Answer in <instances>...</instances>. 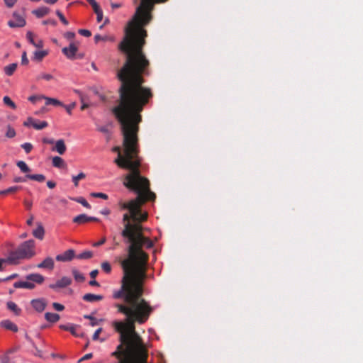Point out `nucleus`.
I'll return each instance as SVG.
<instances>
[{
	"instance_id": "obj_1",
	"label": "nucleus",
	"mask_w": 363,
	"mask_h": 363,
	"mask_svg": "<svg viewBox=\"0 0 363 363\" xmlns=\"http://www.w3.org/2000/svg\"><path fill=\"white\" fill-rule=\"evenodd\" d=\"M146 21V18L131 19L118 45V49L126 58L117 73L121 84L118 90V104L112 108V113L121 125L123 147V154L119 146L113 147L112 150L118 154L114 162L120 168L129 171L124 177L123 185L131 188L135 187L138 180H144L140 170L142 160L139 157V125L142 122L141 112L153 96L151 89L143 86L145 82L143 75L148 74L150 66L143 51L147 36L144 27L151 21Z\"/></svg>"
},
{
	"instance_id": "obj_2",
	"label": "nucleus",
	"mask_w": 363,
	"mask_h": 363,
	"mask_svg": "<svg viewBox=\"0 0 363 363\" xmlns=\"http://www.w3.org/2000/svg\"><path fill=\"white\" fill-rule=\"evenodd\" d=\"M140 223H127L121 232L126 242L130 244L128 247V257L121 260L123 277L120 289L113 291V297L123 299V303H116L115 307L126 318L124 321L115 320L112 325L119 333V341L123 344L144 342L136 332L135 324L145 323L154 311L153 307L142 298L149 257L142 248L150 249L153 247V242L143 235Z\"/></svg>"
},
{
	"instance_id": "obj_3",
	"label": "nucleus",
	"mask_w": 363,
	"mask_h": 363,
	"mask_svg": "<svg viewBox=\"0 0 363 363\" xmlns=\"http://www.w3.org/2000/svg\"><path fill=\"white\" fill-rule=\"evenodd\" d=\"M111 355L118 363H147L148 350L144 342L120 343Z\"/></svg>"
},
{
	"instance_id": "obj_4",
	"label": "nucleus",
	"mask_w": 363,
	"mask_h": 363,
	"mask_svg": "<svg viewBox=\"0 0 363 363\" xmlns=\"http://www.w3.org/2000/svg\"><path fill=\"white\" fill-rule=\"evenodd\" d=\"M144 180L135 182V187H127L128 189L137 193V209L135 211V218H132L134 222H143L147 220V213L141 211V206L147 201L154 200L156 197L155 193L150 189V182L147 178L143 177Z\"/></svg>"
},
{
	"instance_id": "obj_5",
	"label": "nucleus",
	"mask_w": 363,
	"mask_h": 363,
	"mask_svg": "<svg viewBox=\"0 0 363 363\" xmlns=\"http://www.w3.org/2000/svg\"><path fill=\"white\" fill-rule=\"evenodd\" d=\"M35 254V241L29 240L21 243L16 250L11 251L7 260L10 264H17L21 259H30Z\"/></svg>"
},
{
	"instance_id": "obj_6",
	"label": "nucleus",
	"mask_w": 363,
	"mask_h": 363,
	"mask_svg": "<svg viewBox=\"0 0 363 363\" xmlns=\"http://www.w3.org/2000/svg\"><path fill=\"white\" fill-rule=\"evenodd\" d=\"M167 0H140V4L135 9V13L132 19H143L146 18L148 21H152V11L154 9L155 3L165 2Z\"/></svg>"
},
{
	"instance_id": "obj_7",
	"label": "nucleus",
	"mask_w": 363,
	"mask_h": 363,
	"mask_svg": "<svg viewBox=\"0 0 363 363\" xmlns=\"http://www.w3.org/2000/svg\"><path fill=\"white\" fill-rule=\"evenodd\" d=\"M118 205L122 210L128 209L129 213L131 214L132 218H135V211L137 209V200L136 198L132 199L129 202H123L120 201Z\"/></svg>"
},
{
	"instance_id": "obj_8",
	"label": "nucleus",
	"mask_w": 363,
	"mask_h": 363,
	"mask_svg": "<svg viewBox=\"0 0 363 363\" xmlns=\"http://www.w3.org/2000/svg\"><path fill=\"white\" fill-rule=\"evenodd\" d=\"M8 25L11 28L23 27L26 25V20L17 13H13V19L8 22Z\"/></svg>"
},
{
	"instance_id": "obj_9",
	"label": "nucleus",
	"mask_w": 363,
	"mask_h": 363,
	"mask_svg": "<svg viewBox=\"0 0 363 363\" xmlns=\"http://www.w3.org/2000/svg\"><path fill=\"white\" fill-rule=\"evenodd\" d=\"M72 279L69 277H63L57 280L55 284H51L49 287L52 289L56 290L57 289H62L69 286L72 284Z\"/></svg>"
},
{
	"instance_id": "obj_10",
	"label": "nucleus",
	"mask_w": 363,
	"mask_h": 363,
	"mask_svg": "<svg viewBox=\"0 0 363 363\" xmlns=\"http://www.w3.org/2000/svg\"><path fill=\"white\" fill-rule=\"evenodd\" d=\"M75 257V252L72 249L66 250L62 254L57 255L55 257L58 262H69Z\"/></svg>"
},
{
	"instance_id": "obj_11",
	"label": "nucleus",
	"mask_w": 363,
	"mask_h": 363,
	"mask_svg": "<svg viewBox=\"0 0 363 363\" xmlns=\"http://www.w3.org/2000/svg\"><path fill=\"white\" fill-rule=\"evenodd\" d=\"M31 306L37 312H43L47 306V301L44 298L33 299L30 302Z\"/></svg>"
},
{
	"instance_id": "obj_12",
	"label": "nucleus",
	"mask_w": 363,
	"mask_h": 363,
	"mask_svg": "<svg viewBox=\"0 0 363 363\" xmlns=\"http://www.w3.org/2000/svg\"><path fill=\"white\" fill-rule=\"evenodd\" d=\"M78 48L74 43H71L69 47L62 48L63 54L69 59L73 60L75 58Z\"/></svg>"
},
{
	"instance_id": "obj_13",
	"label": "nucleus",
	"mask_w": 363,
	"mask_h": 363,
	"mask_svg": "<svg viewBox=\"0 0 363 363\" xmlns=\"http://www.w3.org/2000/svg\"><path fill=\"white\" fill-rule=\"evenodd\" d=\"M90 221H98V218L88 216L86 214H80L73 218V222L77 224H83Z\"/></svg>"
},
{
	"instance_id": "obj_14",
	"label": "nucleus",
	"mask_w": 363,
	"mask_h": 363,
	"mask_svg": "<svg viewBox=\"0 0 363 363\" xmlns=\"http://www.w3.org/2000/svg\"><path fill=\"white\" fill-rule=\"evenodd\" d=\"M66 150L67 147L62 139L57 140L55 143V146L52 148V151L57 152L60 155H63L66 152Z\"/></svg>"
},
{
	"instance_id": "obj_15",
	"label": "nucleus",
	"mask_w": 363,
	"mask_h": 363,
	"mask_svg": "<svg viewBox=\"0 0 363 363\" xmlns=\"http://www.w3.org/2000/svg\"><path fill=\"white\" fill-rule=\"evenodd\" d=\"M36 225L37 228L33 230L32 234L35 238L42 240L45 235V230L43 225L40 222L37 223Z\"/></svg>"
},
{
	"instance_id": "obj_16",
	"label": "nucleus",
	"mask_w": 363,
	"mask_h": 363,
	"mask_svg": "<svg viewBox=\"0 0 363 363\" xmlns=\"http://www.w3.org/2000/svg\"><path fill=\"white\" fill-rule=\"evenodd\" d=\"M54 260L52 257H46L42 262L38 264L37 267L41 269H48L52 270L54 268Z\"/></svg>"
},
{
	"instance_id": "obj_17",
	"label": "nucleus",
	"mask_w": 363,
	"mask_h": 363,
	"mask_svg": "<svg viewBox=\"0 0 363 363\" xmlns=\"http://www.w3.org/2000/svg\"><path fill=\"white\" fill-rule=\"evenodd\" d=\"M82 298L85 301L94 303L103 300L104 296L101 295H96L93 294H86L83 296Z\"/></svg>"
},
{
	"instance_id": "obj_18",
	"label": "nucleus",
	"mask_w": 363,
	"mask_h": 363,
	"mask_svg": "<svg viewBox=\"0 0 363 363\" xmlns=\"http://www.w3.org/2000/svg\"><path fill=\"white\" fill-rule=\"evenodd\" d=\"M27 40L35 47L40 48L43 46V42L42 40H38L35 41L33 38V34L31 31H28L26 33Z\"/></svg>"
},
{
	"instance_id": "obj_19",
	"label": "nucleus",
	"mask_w": 363,
	"mask_h": 363,
	"mask_svg": "<svg viewBox=\"0 0 363 363\" xmlns=\"http://www.w3.org/2000/svg\"><path fill=\"white\" fill-rule=\"evenodd\" d=\"M26 279L30 281V282L33 281L40 284L44 281L45 278L40 274H30L26 277Z\"/></svg>"
},
{
	"instance_id": "obj_20",
	"label": "nucleus",
	"mask_w": 363,
	"mask_h": 363,
	"mask_svg": "<svg viewBox=\"0 0 363 363\" xmlns=\"http://www.w3.org/2000/svg\"><path fill=\"white\" fill-rule=\"evenodd\" d=\"M52 165L57 168H66L67 164L64 160L59 156H55L52 160Z\"/></svg>"
},
{
	"instance_id": "obj_21",
	"label": "nucleus",
	"mask_w": 363,
	"mask_h": 363,
	"mask_svg": "<svg viewBox=\"0 0 363 363\" xmlns=\"http://www.w3.org/2000/svg\"><path fill=\"white\" fill-rule=\"evenodd\" d=\"M60 328L66 331H69L73 335L78 336L77 330L78 326L74 324L60 325Z\"/></svg>"
},
{
	"instance_id": "obj_22",
	"label": "nucleus",
	"mask_w": 363,
	"mask_h": 363,
	"mask_svg": "<svg viewBox=\"0 0 363 363\" xmlns=\"http://www.w3.org/2000/svg\"><path fill=\"white\" fill-rule=\"evenodd\" d=\"M13 286L16 289L24 288L28 289H33L35 288V284L30 281H16L13 284Z\"/></svg>"
},
{
	"instance_id": "obj_23",
	"label": "nucleus",
	"mask_w": 363,
	"mask_h": 363,
	"mask_svg": "<svg viewBox=\"0 0 363 363\" xmlns=\"http://www.w3.org/2000/svg\"><path fill=\"white\" fill-rule=\"evenodd\" d=\"M1 325L2 327H4V328H6V330H11L13 332H17L18 331L17 325L15 323H13V322H11V320H3L1 323Z\"/></svg>"
},
{
	"instance_id": "obj_24",
	"label": "nucleus",
	"mask_w": 363,
	"mask_h": 363,
	"mask_svg": "<svg viewBox=\"0 0 363 363\" xmlns=\"http://www.w3.org/2000/svg\"><path fill=\"white\" fill-rule=\"evenodd\" d=\"M50 11V9L47 7L43 6L40 7L37 9H35L32 11V13L37 17V18H42L45 16H46Z\"/></svg>"
},
{
	"instance_id": "obj_25",
	"label": "nucleus",
	"mask_w": 363,
	"mask_h": 363,
	"mask_svg": "<svg viewBox=\"0 0 363 363\" xmlns=\"http://www.w3.org/2000/svg\"><path fill=\"white\" fill-rule=\"evenodd\" d=\"M45 318L50 323H56L60 320V315L57 313L48 312L45 314Z\"/></svg>"
},
{
	"instance_id": "obj_26",
	"label": "nucleus",
	"mask_w": 363,
	"mask_h": 363,
	"mask_svg": "<svg viewBox=\"0 0 363 363\" xmlns=\"http://www.w3.org/2000/svg\"><path fill=\"white\" fill-rule=\"evenodd\" d=\"M44 99L45 100V104L46 105H53V106H64L63 103L59 101L58 99H54V98H50V97H44Z\"/></svg>"
},
{
	"instance_id": "obj_27",
	"label": "nucleus",
	"mask_w": 363,
	"mask_h": 363,
	"mask_svg": "<svg viewBox=\"0 0 363 363\" xmlns=\"http://www.w3.org/2000/svg\"><path fill=\"white\" fill-rule=\"evenodd\" d=\"M17 68L16 63L10 64L4 67V72L8 76H11Z\"/></svg>"
},
{
	"instance_id": "obj_28",
	"label": "nucleus",
	"mask_w": 363,
	"mask_h": 363,
	"mask_svg": "<svg viewBox=\"0 0 363 363\" xmlns=\"http://www.w3.org/2000/svg\"><path fill=\"white\" fill-rule=\"evenodd\" d=\"M7 308L10 311H13L16 315H19L21 312V308L13 301H9L7 303Z\"/></svg>"
},
{
	"instance_id": "obj_29",
	"label": "nucleus",
	"mask_w": 363,
	"mask_h": 363,
	"mask_svg": "<svg viewBox=\"0 0 363 363\" xmlns=\"http://www.w3.org/2000/svg\"><path fill=\"white\" fill-rule=\"evenodd\" d=\"M26 178L30 179L31 180H35L39 182H43L45 180V177L43 174H27L26 176Z\"/></svg>"
},
{
	"instance_id": "obj_30",
	"label": "nucleus",
	"mask_w": 363,
	"mask_h": 363,
	"mask_svg": "<svg viewBox=\"0 0 363 363\" xmlns=\"http://www.w3.org/2000/svg\"><path fill=\"white\" fill-rule=\"evenodd\" d=\"M74 279L78 282H83L85 280L84 276L81 274L77 269H73L72 270Z\"/></svg>"
},
{
	"instance_id": "obj_31",
	"label": "nucleus",
	"mask_w": 363,
	"mask_h": 363,
	"mask_svg": "<svg viewBox=\"0 0 363 363\" xmlns=\"http://www.w3.org/2000/svg\"><path fill=\"white\" fill-rule=\"evenodd\" d=\"M48 55L45 50H36L34 52V60L41 61Z\"/></svg>"
},
{
	"instance_id": "obj_32",
	"label": "nucleus",
	"mask_w": 363,
	"mask_h": 363,
	"mask_svg": "<svg viewBox=\"0 0 363 363\" xmlns=\"http://www.w3.org/2000/svg\"><path fill=\"white\" fill-rule=\"evenodd\" d=\"M86 177V174L84 172H80L76 176L72 177V182L74 186L77 187L79 185V181L84 179Z\"/></svg>"
},
{
	"instance_id": "obj_33",
	"label": "nucleus",
	"mask_w": 363,
	"mask_h": 363,
	"mask_svg": "<svg viewBox=\"0 0 363 363\" xmlns=\"http://www.w3.org/2000/svg\"><path fill=\"white\" fill-rule=\"evenodd\" d=\"M16 164L18 167V168L21 170V172L24 173H27L30 171V169L28 167V166L24 161H18Z\"/></svg>"
},
{
	"instance_id": "obj_34",
	"label": "nucleus",
	"mask_w": 363,
	"mask_h": 363,
	"mask_svg": "<svg viewBox=\"0 0 363 363\" xmlns=\"http://www.w3.org/2000/svg\"><path fill=\"white\" fill-rule=\"evenodd\" d=\"M92 256H93L92 252L85 251V252H83L82 253H80L78 255H77L76 257L79 259H87L91 258Z\"/></svg>"
},
{
	"instance_id": "obj_35",
	"label": "nucleus",
	"mask_w": 363,
	"mask_h": 363,
	"mask_svg": "<svg viewBox=\"0 0 363 363\" xmlns=\"http://www.w3.org/2000/svg\"><path fill=\"white\" fill-rule=\"evenodd\" d=\"M3 101L4 103L11 107L12 109H16V106L15 104V103L11 99L10 97L6 96L3 98Z\"/></svg>"
},
{
	"instance_id": "obj_36",
	"label": "nucleus",
	"mask_w": 363,
	"mask_h": 363,
	"mask_svg": "<svg viewBox=\"0 0 363 363\" xmlns=\"http://www.w3.org/2000/svg\"><path fill=\"white\" fill-rule=\"evenodd\" d=\"M80 97V101L82 104V106H81V110L82 111H84L85 108H88L89 107V104H85L84 103V96L82 94V93L79 91V90H75L74 91Z\"/></svg>"
},
{
	"instance_id": "obj_37",
	"label": "nucleus",
	"mask_w": 363,
	"mask_h": 363,
	"mask_svg": "<svg viewBox=\"0 0 363 363\" xmlns=\"http://www.w3.org/2000/svg\"><path fill=\"white\" fill-rule=\"evenodd\" d=\"M48 123L46 121L37 122L33 124V128L36 130H42L48 127Z\"/></svg>"
},
{
	"instance_id": "obj_38",
	"label": "nucleus",
	"mask_w": 363,
	"mask_h": 363,
	"mask_svg": "<svg viewBox=\"0 0 363 363\" xmlns=\"http://www.w3.org/2000/svg\"><path fill=\"white\" fill-rule=\"evenodd\" d=\"M20 188L21 187L18 186H11L4 191H0V194H10V193H13V192L17 191L18 189H20Z\"/></svg>"
},
{
	"instance_id": "obj_39",
	"label": "nucleus",
	"mask_w": 363,
	"mask_h": 363,
	"mask_svg": "<svg viewBox=\"0 0 363 363\" xmlns=\"http://www.w3.org/2000/svg\"><path fill=\"white\" fill-rule=\"evenodd\" d=\"M75 201L79 203H81L83 206H84L86 208H91V206L89 203L86 201L85 199L83 197H79L75 199Z\"/></svg>"
},
{
	"instance_id": "obj_40",
	"label": "nucleus",
	"mask_w": 363,
	"mask_h": 363,
	"mask_svg": "<svg viewBox=\"0 0 363 363\" xmlns=\"http://www.w3.org/2000/svg\"><path fill=\"white\" fill-rule=\"evenodd\" d=\"M101 269L107 274L111 272V266L108 262L101 263Z\"/></svg>"
},
{
	"instance_id": "obj_41",
	"label": "nucleus",
	"mask_w": 363,
	"mask_h": 363,
	"mask_svg": "<svg viewBox=\"0 0 363 363\" xmlns=\"http://www.w3.org/2000/svg\"><path fill=\"white\" fill-rule=\"evenodd\" d=\"M91 196L94 198H101L103 199H108V195L101 192H93L91 194Z\"/></svg>"
},
{
	"instance_id": "obj_42",
	"label": "nucleus",
	"mask_w": 363,
	"mask_h": 363,
	"mask_svg": "<svg viewBox=\"0 0 363 363\" xmlns=\"http://www.w3.org/2000/svg\"><path fill=\"white\" fill-rule=\"evenodd\" d=\"M21 147L25 150L26 153H29L33 149V145L29 143H26L21 145Z\"/></svg>"
},
{
	"instance_id": "obj_43",
	"label": "nucleus",
	"mask_w": 363,
	"mask_h": 363,
	"mask_svg": "<svg viewBox=\"0 0 363 363\" xmlns=\"http://www.w3.org/2000/svg\"><path fill=\"white\" fill-rule=\"evenodd\" d=\"M6 137L9 138H12L16 135V131L15 130L11 128V126H8V129L6 133Z\"/></svg>"
},
{
	"instance_id": "obj_44",
	"label": "nucleus",
	"mask_w": 363,
	"mask_h": 363,
	"mask_svg": "<svg viewBox=\"0 0 363 363\" xmlns=\"http://www.w3.org/2000/svg\"><path fill=\"white\" fill-rule=\"evenodd\" d=\"M56 14L57 16L59 17V18L60 19V21H62V23L65 25V26H67L69 22L67 21V20L65 18V16H63V14L61 13V11H60L59 10H57L56 11Z\"/></svg>"
},
{
	"instance_id": "obj_45",
	"label": "nucleus",
	"mask_w": 363,
	"mask_h": 363,
	"mask_svg": "<svg viewBox=\"0 0 363 363\" xmlns=\"http://www.w3.org/2000/svg\"><path fill=\"white\" fill-rule=\"evenodd\" d=\"M84 318L86 319H89L91 320L90 325L91 326H95V325H98V320L94 317H93L90 315H85L84 316Z\"/></svg>"
},
{
	"instance_id": "obj_46",
	"label": "nucleus",
	"mask_w": 363,
	"mask_h": 363,
	"mask_svg": "<svg viewBox=\"0 0 363 363\" xmlns=\"http://www.w3.org/2000/svg\"><path fill=\"white\" fill-rule=\"evenodd\" d=\"M67 111L68 114H72V110L76 106V103L73 102L69 105H65L62 106Z\"/></svg>"
},
{
	"instance_id": "obj_47",
	"label": "nucleus",
	"mask_w": 363,
	"mask_h": 363,
	"mask_svg": "<svg viewBox=\"0 0 363 363\" xmlns=\"http://www.w3.org/2000/svg\"><path fill=\"white\" fill-rule=\"evenodd\" d=\"M44 96H30L28 100L32 103H35L39 100L44 99Z\"/></svg>"
},
{
	"instance_id": "obj_48",
	"label": "nucleus",
	"mask_w": 363,
	"mask_h": 363,
	"mask_svg": "<svg viewBox=\"0 0 363 363\" xmlns=\"http://www.w3.org/2000/svg\"><path fill=\"white\" fill-rule=\"evenodd\" d=\"M38 79H45L46 81H50V80L53 79V76L52 74H50L43 73V74H41L38 77Z\"/></svg>"
},
{
	"instance_id": "obj_49",
	"label": "nucleus",
	"mask_w": 363,
	"mask_h": 363,
	"mask_svg": "<svg viewBox=\"0 0 363 363\" xmlns=\"http://www.w3.org/2000/svg\"><path fill=\"white\" fill-rule=\"evenodd\" d=\"M36 121H35L33 118L31 117H29L28 118V119L23 123V125L25 126H27V127H29V126H33V124L35 123Z\"/></svg>"
},
{
	"instance_id": "obj_50",
	"label": "nucleus",
	"mask_w": 363,
	"mask_h": 363,
	"mask_svg": "<svg viewBox=\"0 0 363 363\" xmlns=\"http://www.w3.org/2000/svg\"><path fill=\"white\" fill-rule=\"evenodd\" d=\"M86 1L89 2V4L91 5V6L94 9V11L101 9L99 5L97 4V2L95 0H86Z\"/></svg>"
},
{
	"instance_id": "obj_51",
	"label": "nucleus",
	"mask_w": 363,
	"mask_h": 363,
	"mask_svg": "<svg viewBox=\"0 0 363 363\" xmlns=\"http://www.w3.org/2000/svg\"><path fill=\"white\" fill-rule=\"evenodd\" d=\"M132 219L131 214L125 213L123 216V221L124 223V225H127V223H130V220Z\"/></svg>"
},
{
	"instance_id": "obj_52",
	"label": "nucleus",
	"mask_w": 363,
	"mask_h": 363,
	"mask_svg": "<svg viewBox=\"0 0 363 363\" xmlns=\"http://www.w3.org/2000/svg\"><path fill=\"white\" fill-rule=\"evenodd\" d=\"M78 32L79 34L85 37H90L91 35V31L86 29H79Z\"/></svg>"
},
{
	"instance_id": "obj_53",
	"label": "nucleus",
	"mask_w": 363,
	"mask_h": 363,
	"mask_svg": "<svg viewBox=\"0 0 363 363\" xmlns=\"http://www.w3.org/2000/svg\"><path fill=\"white\" fill-rule=\"evenodd\" d=\"M94 13L96 14L97 21L98 22L101 21L102 18H103V11H102L101 9L95 11Z\"/></svg>"
},
{
	"instance_id": "obj_54",
	"label": "nucleus",
	"mask_w": 363,
	"mask_h": 363,
	"mask_svg": "<svg viewBox=\"0 0 363 363\" xmlns=\"http://www.w3.org/2000/svg\"><path fill=\"white\" fill-rule=\"evenodd\" d=\"M52 307L54 308L55 310H56L57 311H62L65 308L63 305H62L59 303H56V302L52 303Z\"/></svg>"
},
{
	"instance_id": "obj_55",
	"label": "nucleus",
	"mask_w": 363,
	"mask_h": 363,
	"mask_svg": "<svg viewBox=\"0 0 363 363\" xmlns=\"http://www.w3.org/2000/svg\"><path fill=\"white\" fill-rule=\"evenodd\" d=\"M4 2L7 7L11 8L17 2V0H4Z\"/></svg>"
},
{
	"instance_id": "obj_56",
	"label": "nucleus",
	"mask_w": 363,
	"mask_h": 363,
	"mask_svg": "<svg viewBox=\"0 0 363 363\" xmlns=\"http://www.w3.org/2000/svg\"><path fill=\"white\" fill-rule=\"evenodd\" d=\"M97 130L101 132V133H105V134H108L109 133V130H108V128L107 126H100V127H98L97 128Z\"/></svg>"
},
{
	"instance_id": "obj_57",
	"label": "nucleus",
	"mask_w": 363,
	"mask_h": 363,
	"mask_svg": "<svg viewBox=\"0 0 363 363\" xmlns=\"http://www.w3.org/2000/svg\"><path fill=\"white\" fill-rule=\"evenodd\" d=\"M21 64L23 65H26L28 64V60L26 56V52H23L21 57Z\"/></svg>"
},
{
	"instance_id": "obj_58",
	"label": "nucleus",
	"mask_w": 363,
	"mask_h": 363,
	"mask_svg": "<svg viewBox=\"0 0 363 363\" xmlns=\"http://www.w3.org/2000/svg\"><path fill=\"white\" fill-rule=\"evenodd\" d=\"M102 331V328H100L99 329H97L95 333H94L93 335V337H92V339L94 340H97L99 339V334L101 333Z\"/></svg>"
},
{
	"instance_id": "obj_59",
	"label": "nucleus",
	"mask_w": 363,
	"mask_h": 363,
	"mask_svg": "<svg viewBox=\"0 0 363 363\" xmlns=\"http://www.w3.org/2000/svg\"><path fill=\"white\" fill-rule=\"evenodd\" d=\"M106 238L103 237L99 241L94 243L93 246L94 247L101 246V245H102L103 244H104L106 242Z\"/></svg>"
},
{
	"instance_id": "obj_60",
	"label": "nucleus",
	"mask_w": 363,
	"mask_h": 363,
	"mask_svg": "<svg viewBox=\"0 0 363 363\" xmlns=\"http://www.w3.org/2000/svg\"><path fill=\"white\" fill-rule=\"evenodd\" d=\"M9 361H10V359L7 354L3 355L0 357L1 363H9Z\"/></svg>"
},
{
	"instance_id": "obj_61",
	"label": "nucleus",
	"mask_w": 363,
	"mask_h": 363,
	"mask_svg": "<svg viewBox=\"0 0 363 363\" xmlns=\"http://www.w3.org/2000/svg\"><path fill=\"white\" fill-rule=\"evenodd\" d=\"M92 357H93L92 353L86 354L81 359H79V362H81L84 360H88V359H91Z\"/></svg>"
},
{
	"instance_id": "obj_62",
	"label": "nucleus",
	"mask_w": 363,
	"mask_h": 363,
	"mask_svg": "<svg viewBox=\"0 0 363 363\" xmlns=\"http://www.w3.org/2000/svg\"><path fill=\"white\" fill-rule=\"evenodd\" d=\"M75 34L73 32H67L65 33V37L68 40H72L74 38Z\"/></svg>"
},
{
	"instance_id": "obj_63",
	"label": "nucleus",
	"mask_w": 363,
	"mask_h": 363,
	"mask_svg": "<svg viewBox=\"0 0 363 363\" xmlns=\"http://www.w3.org/2000/svg\"><path fill=\"white\" fill-rule=\"evenodd\" d=\"M43 143H46V144H50V145H52L55 143V141L52 138H44L43 139Z\"/></svg>"
},
{
	"instance_id": "obj_64",
	"label": "nucleus",
	"mask_w": 363,
	"mask_h": 363,
	"mask_svg": "<svg viewBox=\"0 0 363 363\" xmlns=\"http://www.w3.org/2000/svg\"><path fill=\"white\" fill-rule=\"evenodd\" d=\"M43 24H45V25L51 24L52 26H56L57 22L55 20L48 19V20L44 21Z\"/></svg>"
}]
</instances>
